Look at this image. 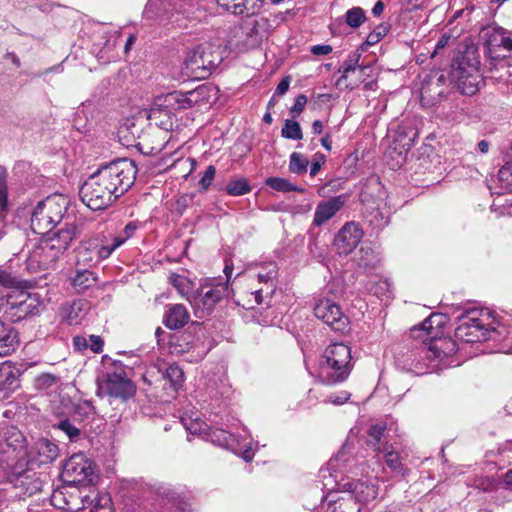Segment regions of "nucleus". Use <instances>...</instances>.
Segmentation results:
<instances>
[{
  "instance_id": "obj_47",
  "label": "nucleus",
  "mask_w": 512,
  "mask_h": 512,
  "mask_svg": "<svg viewBox=\"0 0 512 512\" xmlns=\"http://www.w3.org/2000/svg\"><path fill=\"white\" fill-rule=\"evenodd\" d=\"M55 427L64 432L70 441H76L80 436V429L71 423L69 419L61 420Z\"/></svg>"
},
{
  "instance_id": "obj_36",
  "label": "nucleus",
  "mask_w": 512,
  "mask_h": 512,
  "mask_svg": "<svg viewBox=\"0 0 512 512\" xmlns=\"http://www.w3.org/2000/svg\"><path fill=\"white\" fill-rule=\"evenodd\" d=\"M281 136L289 140H301L303 138L302 128L297 121L286 119L281 129Z\"/></svg>"
},
{
  "instance_id": "obj_15",
  "label": "nucleus",
  "mask_w": 512,
  "mask_h": 512,
  "mask_svg": "<svg viewBox=\"0 0 512 512\" xmlns=\"http://www.w3.org/2000/svg\"><path fill=\"white\" fill-rule=\"evenodd\" d=\"M58 455V446L47 438L38 439L27 451L28 463L36 466L51 464Z\"/></svg>"
},
{
  "instance_id": "obj_18",
  "label": "nucleus",
  "mask_w": 512,
  "mask_h": 512,
  "mask_svg": "<svg viewBox=\"0 0 512 512\" xmlns=\"http://www.w3.org/2000/svg\"><path fill=\"white\" fill-rule=\"evenodd\" d=\"M9 481L14 488L19 490L17 495L20 497L32 496L42 489V481L31 470L14 473Z\"/></svg>"
},
{
  "instance_id": "obj_7",
  "label": "nucleus",
  "mask_w": 512,
  "mask_h": 512,
  "mask_svg": "<svg viewBox=\"0 0 512 512\" xmlns=\"http://www.w3.org/2000/svg\"><path fill=\"white\" fill-rule=\"evenodd\" d=\"M222 58L210 44H202L189 50L183 63V69L187 76L204 79L211 74Z\"/></svg>"
},
{
  "instance_id": "obj_40",
  "label": "nucleus",
  "mask_w": 512,
  "mask_h": 512,
  "mask_svg": "<svg viewBox=\"0 0 512 512\" xmlns=\"http://www.w3.org/2000/svg\"><path fill=\"white\" fill-rule=\"evenodd\" d=\"M346 23L352 28L360 27L366 20L365 11L361 7H353L347 10Z\"/></svg>"
},
{
  "instance_id": "obj_35",
  "label": "nucleus",
  "mask_w": 512,
  "mask_h": 512,
  "mask_svg": "<svg viewBox=\"0 0 512 512\" xmlns=\"http://www.w3.org/2000/svg\"><path fill=\"white\" fill-rule=\"evenodd\" d=\"M251 186L246 178L232 179L226 186V192L231 196H242L251 191Z\"/></svg>"
},
{
  "instance_id": "obj_33",
  "label": "nucleus",
  "mask_w": 512,
  "mask_h": 512,
  "mask_svg": "<svg viewBox=\"0 0 512 512\" xmlns=\"http://www.w3.org/2000/svg\"><path fill=\"white\" fill-rule=\"evenodd\" d=\"M356 261L360 268L366 270L373 268L377 264L378 258L371 247L362 246L358 252Z\"/></svg>"
},
{
  "instance_id": "obj_9",
  "label": "nucleus",
  "mask_w": 512,
  "mask_h": 512,
  "mask_svg": "<svg viewBox=\"0 0 512 512\" xmlns=\"http://www.w3.org/2000/svg\"><path fill=\"white\" fill-rule=\"evenodd\" d=\"M61 478L63 483L79 484L84 489L95 490L92 486L94 469L89 459L84 454H73L64 464Z\"/></svg>"
},
{
  "instance_id": "obj_55",
  "label": "nucleus",
  "mask_w": 512,
  "mask_h": 512,
  "mask_svg": "<svg viewBox=\"0 0 512 512\" xmlns=\"http://www.w3.org/2000/svg\"><path fill=\"white\" fill-rule=\"evenodd\" d=\"M94 412V406L91 401L84 400L80 401L75 405V413L81 416H88Z\"/></svg>"
},
{
  "instance_id": "obj_23",
  "label": "nucleus",
  "mask_w": 512,
  "mask_h": 512,
  "mask_svg": "<svg viewBox=\"0 0 512 512\" xmlns=\"http://www.w3.org/2000/svg\"><path fill=\"white\" fill-rule=\"evenodd\" d=\"M217 5L234 16H251L257 13L253 0H216Z\"/></svg>"
},
{
  "instance_id": "obj_8",
  "label": "nucleus",
  "mask_w": 512,
  "mask_h": 512,
  "mask_svg": "<svg viewBox=\"0 0 512 512\" xmlns=\"http://www.w3.org/2000/svg\"><path fill=\"white\" fill-rule=\"evenodd\" d=\"M92 494L79 484L64 483L51 494V504L58 508L76 512L92 504Z\"/></svg>"
},
{
  "instance_id": "obj_4",
  "label": "nucleus",
  "mask_w": 512,
  "mask_h": 512,
  "mask_svg": "<svg viewBox=\"0 0 512 512\" xmlns=\"http://www.w3.org/2000/svg\"><path fill=\"white\" fill-rule=\"evenodd\" d=\"M237 424L238 421L233 420L231 423L225 424L226 428H216L195 422L191 423L190 426L187 427V430L191 434L204 433L207 439L214 445L230 450L234 454L240 455L246 462H249L254 455L251 442H247L246 439L240 440L235 435V431L238 432Z\"/></svg>"
},
{
  "instance_id": "obj_32",
  "label": "nucleus",
  "mask_w": 512,
  "mask_h": 512,
  "mask_svg": "<svg viewBox=\"0 0 512 512\" xmlns=\"http://www.w3.org/2000/svg\"><path fill=\"white\" fill-rule=\"evenodd\" d=\"M90 493L93 499L92 504H87V507H91L90 512H113L112 501L109 495H99L96 490H90Z\"/></svg>"
},
{
  "instance_id": "obj_57",
  "label": "nucleus",
  "mask_w": 512,
  "mask_h": 512,
  "mask_svg": "<svg viewBox=\"0 0 512 512\" xmlns=\"http://www.w3.org/2000/svg\"><path fill=\"white\" fill-rule=\"evenodd\" d=\"M446 118L454 122H460L463 119V108L455 107V110L443 112Z\"/></svg>"
},
{
  "instance_id": "obj_38",
  "label": "nucleus",
  "mask_w": 512,
  "mask_h": 512,
  "mask_svg": "<svg viewBox=\"0 0 512 512\" xmlns=\"http://www.w3.org/2000/svg\"><path fill=\"white\" fill-rule=\"evenodd\" d=\"M506 30L501 27L491 28L486 32V43L490 49L501 48Z\"/></svg>"
},
{
  "instance_id": "obj_28",
  "label": "nucleus",
  "mask_w": 512,
  "mask_h": 512,
  "mask_svg": "<svg viewBox=\"0 0 512 512\" xmlns=\"http://www.w3.org/2000/svg\"><path fill=\"white\" fill-rule=\"evenodd\" d=\"M477 72V67L470 63L465 62L464 59H456L451 66L450 76L453 81L458 85L464 81V78H469L471 73Z\"/></svg>"
},
{
  "instance_id": "obj_21",
  "label": "nucleus",
  "mask_w": 512,
  "mask_h": 512,
  "mask_svg": "<svg viewBox=\"0 0 512 512\" xmlns=\"http://www.w3.org/2000/svg\"><path fill=\"white\" fill-rule=\"evenodd\" d=\"M326 501L328 503L326 512H360V507H355L350 494L343 493L342 496H338V492L332 491L326 496H322V509Z\"/></svg>"
},
{
  "instance_id": "obj_45",
  "label": "nucleus",
  "mask_w": 512,
  "mask_h": 512,
  "mask_svg": "<svg viewBox=\"0 0 512 512\" xmlns=\"http://www.w3.org/2000/svg\"><path fill=\"white\" fill-rule=\"evenodd\" d=\"M121 246V241H116L113 239V243L111 245H94L92 248L95 251V260H104L107 259L113 251Z\"/></svg>"
},
{
  "instance_id": "obj_16",
  "label": "nucleus",
  "mask_w": 512,
  "mask_h": 512,
  "mask_svg": "<svg viewBox=\"0 0 512 512\" xmlns=\"http://www.w3.org/2000/svg\"><path fill=\"white\" fill-rule=\"evenodd\" d=\"M363 236L359 225L354 222L346 223L336 234L333 245L338 254L347 255L359 244Z\"/></svg>"
},
{
  "instance_id": "obj_43",
  "label": "nucleus",
  "mask_w": 512,
  "mask_h": 512,
  "mask_svg": "<svg viewBox=\"0 0 512 512\" xmlns=\"http://www.w3.org/2000/svg\"><path fill=\"white\" fill-rule=\"evenodd\" d=\"M457 86L461 90L462 94H475L478 90V71L471 73L469 78L465 77L464 81L460 82Z\"/></svg>"
},
{
  "instance_id": "obj_24",
  "label": "nucleus",
  "mask_w": 512,
  "mask_h": 512,
  "mask_svg": "<svg viewBox=\"0 0 512 512\" xmlns=\"http://www.w3.org/2000/svg\"><path fill=\"white\" fill-rule=\"evenodd\" d=\"M377 453L383 455L385 463L391 471L402 476L406 475L408 470L403 465L402 458L400 457L399 453L395 451L392 444L385 442L383 447L377 448Z\"/></svg>"
},
{
  "instance_id": "obj_61",
  "label": "nucleus",
  "mask_w": 512,
  "mask_h": 512,
  "mask_svg": "<svg viewBox=\"0 0 512 512\" xmlns=\"http://www.w3.org/2000/svg\"><path fill=\"white\" fill-rule=\"evenodd\" d=\"M501 48L505 49L508 52H512V36L510 33L506 32L503 45Z\"/></svg>"
},
{
  "instance_id": "obj_60",
  "label": "nucleus",
  "mask_w": 512,
  "mask_h": 512,
  "mask_svg": "<svg viewBox=\"0 0 512 512\" xmlns=\"http://www.w3.org/2000/svg\"><path fill=\"white\" fill-rule=\"evenodd\" d=\"M289 85H290V78L284 77L278 83L274 95H284L288 91Z\"/></svg>"
},
{
  "instance_id": "obj_20",
  "label": "nucleus",
  "mask_w": 512,
  "mask_h": 512,
  "mask_svg": "<svg viewBox=\"0 0 512 512\" xmlns=\"http://www.w3.org/2000/svg\"><path fill=\"white\" fill-rule=\"evenodd\" d=\"M346 197L338 195L330 198L327 201L320 202L314 213L313 224L315 226H322L328 220L336 215V213L344 206Z\"/></svg>"
},
{
  "instance_id": "obj_27",
  "label": "nucleus",
  "mask_w": 512,
  "mask_h": 512,
  "mask_svg": "<svg viewBox=\"0 0 512 512\" xmlns=\"http://www.w3.org/2000/svg\"><path fill=\"white\" fill-rule=\"evenodd\" d=\"M162 377L169 383V387L173 392H177L183 386L184 372L180 366L175 363L170 364L165 368L162 373Z\"/></svg>"
},
{
  "instance_id": "obj_25",
  "label": "nucleus",
  "mask_w": 512,
  "mask_h": 512,
  "mask_svg": "<svg viewBox=\"0 0 512 512\" xmlns=\"http://www.w3.org/2000/svg\"><path fill=\"white\" fill-rule=\"evenodd\" d=\"M20 371L11 362L0 364V388L13 392L19 387Z\"/></svg>"
},
{
  "instance_id": "obj_26",
  "label": "nucleus",
  "mask_w": 512,
  "mask_h": 512,
  "mask_svg": "<svg viewBox=\"0 0 512 512\" xmlns=\"http://www.w3.org/2000/svg\"><path fill=\"white\" fill-rule=\"evenodd\" d=\"M17 342L15 329L0 320V357L10 355L15 350Z\"/></svg>"
},
{
  "instance_id": "obj_39",
  "label": "nucleus",
  "mask_w": 512,
  "mask_h": 512,
  "mask_svg": "<svg viewBox=\"0 0 512 512\" xmlns=\"http://www.w3.org/2000/svg\"><path fill=\"white\" fill-rule=\"evenodd\" d=\"M243 32L246 34L247 38L245 40V45L249 48L255 47L262 41V36L258 31L257 22L249 23L242 27Z\"/></svg>"
},
{
  "instance_id": "obj_6",
  "label": "nucleus",
  "mask_w": 512,
  "mask_h": 512,
  "mask_svg": "<svg viewBox=\"0 0 512 512\" xmlns=\"http://www.w3.org/2000/svg\"><path fill=\"white\" fill-rule=\"evenodd\" d=\"M68 207V200L63 195H52L40 201L31 215V228L37 234H45L59 224Z\"/></svg>"
},
{
  "instance_id": "obj_64",
  "label": "nucleus",
  "mask_w": 512,
  "mask_h": 512,
  "mask_svg": "<svg viewBox=\"0 0 512 512\" xmlns=\"http://www.w3.org/2000/svg\"><path fill=\"white\" fill-rule=\"evenodd\" d=\"M384 11V4L381 1H378L375 3L374 7L372 8V13L374 16H380Z\"/></svg>"
},
{
  "instance_id": "obj_3",
  "label": "nucleus",
  "mask_w": 512,
  "mask_h": 512,
  "mask_svg": "<svg viewBox=\"0 0 512 512\" xmlns=\"http://www.w3.org/2000/svg\"><path fill=\"white\" fill-rule=\"evenodd\" d=\"M352 368L351 348L342 342L331 343L323 351L318 377L324 384L342 383L349 377Z\"/></svg>"
},
{
  "instance_id": "obj_1",
  "label": "nucleus",
  "mask_w": 512,
  "mask_h": 512,
  "mask_svg": "<svg viewBox=\"0 0 512 512\" xmlns=\"http://www.w3.org/2000/svg\"><path fill=\"white\" fill-rule=\"evenodd\" d=\"M136 175L134 161L127 158L102 165L80 187V199L91 210H104L128 191Z\"/></svg>"
},
{
  "instance_id": "obj_11",
  "label": "nucleus",
  "mask_w": 512,
  "mask_h": 512,
  "mask_svg": "<svg viewBox=\"0 0 512 512\" xmlns=\"http://www.w3.org/2000/svg\"><path fill=\"white\" fill-rule=\"evenodd\" d=\"M97 393L99 396L125 401L134 395L135 389L130 380L113 373L108 374L105 380L99 384Z\"/></svg>"
},
{
  "instance_id": "obj_22",
  "label": "nucleus",
  "mask_w": 512,
  "mask_h": 512,
  "mask_svg": "<svg viewBox=\"0 0 512 512\" xmlns=\"http://www.w3.org/2000/svg\"><path fill=\"white\" fill-rule=\"evenodd\" d=\"M189 319L190 314L183 304H172L166 306L163 323L168 329H181L188 323Z\"/></svg>"
},
{
  "instance_id": "obj_2",
  "label": "nucleus",
  "mask_w": 512,
  "mask_h": 512,
  "mask_svg": "<svg viewBox=\"0 0 512 512\" xmlns=\"http://www.w3.org/2000/svg\"><path fill=\"white\" fill-rule=\"evenodd\" d=\"M446 324V316L440 313L431 314L419 327L411 329V337L420 339L417 353L412 359V370L418 374H427L437 367L433 362L441 360L455 351V342L442 337V328Z\"/></svg>"
},
{
  "instance_id": "obj_50",
  "label": "nucleus",
  "mask_w": 512,
  "mask_h": 512,
  "mask_svg": "<svg viewBox=\"0 0 512 512\" xmlns=\"http://www.w3.org/2000/svg\"><path fill=\"white\" fill-rule=\"evenodd\" d=\"M19 279L13 273L0 267V285L6 288L16 287L19 284Z\"/></svg>"
},
{
  "instance_id": "obj_42",
  "label": "nucleus",
  "mask_w": 512,
  "mask_h": 512,
  "mask_svg": "<svg viewBox=\"0 0 512 512\" xmlns=\"http://www.w3.org/2000/svg\"><path fill=\"white\" fill-rule=\"evenodd\" d=\"M95 254L96 253L92 246L80 248L77 254V264H83L84 266L89 267L98 264L100 261L95 260Z\"/></svg>"
},
{
  "instance_id": "obj_59",
  "label": "nucleus",
  "mask_w": 512,
  "mask_h": 512,
  "mask_svg": "<svg viewBox=\"0 0 512 512\" xmlns=\"http://www.w3.org/2000/svg\"><path fill=\"white\" fill-rule=\"evenodd\" d=\"M90 348L95 353H100L103 348V341L100 336L91 335L90 339Z\"/></svg>"
},
{
  "instance_id": "obj_10",
  "label": "nucleus",
  "mask_w": 512,
  "mask_h": 512,
  "mask_svg": "<svg viewBox=\"0 0 512 512\" xmlns=\"http://www.w3.org/2000/svg\"><path fill=\"white\" fill-rule=\"evenodd\" d=\"M314 314L336 332H345L349 328V320L340 306L329 299H319L315 303Z\"/></svg>"
},
{
  "instance_id": "obj_62",
  "label": "nucleus",
  "mask_w": 512,
  "mask_h": 512,
  "mask_svg": "<svg viewBox=\"0 0 512 512\" xmlns=\"http://www.w3.org/2000/svg\"><path fill=\"white\" fill-rule=\"evenodd\" d=\"M186 279L180 275H172L171 283L176 288L180 289V287L185 283Z\"/></svg>"
},
{
  "instance_id": "obj_49",
  "label": "nucleus",
  "mask_w": 512,
  "mask_h": 512,
  "mask_svg": "<svg viewBox=\"0 0 512 512\" xmlns=\"http://www.w3.org/2000/svg\"><path fill=\"white\" fill-rule=\"evenodd\" d=\"M388 32V28L383 25H379L372 32H370L365 40L364 45L372 46L377 44Z\"/></svg>"
},
{
  "instance_id": "obj_46",
  "label": "nucleus",
  "mask_w": 512,
  "mask_h": 512,
  "mask_svg": "<svg viewBox=\"0 0 512 512\" xmlns=\"http://www.w3.org/2000/svg\"><path fill=\"white\" fill-rule=\"evenodd\" d=\"M360 59V54L353 53L348 56V58L342 63L339 68V72L342 74V78H347L351 72H355V70L359 67L358 62Z\"/></svg>"
},
{
  "instance_id": "obj_63",
  "label": "nucleus",
  "mask_w": 512,
  "mask_h": 512,
  "mask_svg": "<svg viewBox=\"0 0 512 512\" xmlns=\"http://www.w3.org/2000/svg\"><path fill=\"white\" fill-rule=\"evenodd\" d=\"M321 145L327 150L330 151L332 148V139L331 135L327 133L322 139H321Z\"/></svg>"
},
{
  "instance_id": "obj_13",
  "label": "nucleus",
  "mask_w": 512,
  "mask_h": 512,
  "mask_svg": "<svg viewBox=\"0 0 512 512\" xmlns=\"http://www.w3.org/2000/svg\"><path fill=\"white\" fill-rule=\"evenodd\" d=\"M52 250L43 239L35 243L32 249L28 250L25 260L26 269L30 273L48 269L58 260Z\"/></svg>"
},
{
  "instance_id": "obj_29",
  "label": "nucleus",
  "mask_w": 512,
  "mask_h": 512,
  "mask_svg": "<svg viewBox=\"0 0 512 512\" xmlns=\"http://www.w3.org/2000/svg\"><path fill=\"white\" fill-rule=\"evenodd\" d=\"M277 274L278 268L275 263H268L258 272V282L267 286L266 294H271L274 291Z\"/></svg>"
},
{
  "instance_id": "obj_54",
  "label": "nucleus",
  "mask_w": 512,
  "mask_h": 512,
  "mask_svg": "<svg viewBox=\"0 0 512 512\" xmlns=\"http://www.w3.org/2000/svg\"><path fill=\"white\" fill-rule=\"evenodd\" d=\"M307 103V97L304 94H300L296 97L294 105L290 109L292 118H297L305 108Z\"/></svg>"
},
{
  "instance_id": "obj_37",
  "label": "nucleus",
  "mask_w": 512,
  "mask_h": 512,
  "mask_svg": "<svg viewBox=\"0 0 512 512\" xmlns=\"http://www.w3.org/2000/svg\"><path fill=\"white\" fill-rule=\"evenodd\" d=\"M309 165L308 159L298 152H293L290 155L289 170L290 172L301 175L307 171Z\"/></svg>"
},
{
  "instance_id": "obj_19",
  "label": "nucleus",
  "mask_w": 512,
  "mask_h": 512,
  "mask_svg": "<svg viewBox=\"0 0 512 512\" xmlns=\"http://www.w3.org/2000/svg\"><path fill=\"white\" fill-rule=\"evenodd\" d=\"M206 93V88L200 86L194 90L182 92H172L165 96V103L173 109H188L199 103Z\"/></svg>"
},
{
  "instance_id": "obj_31",
  "label": "nucleus",
  "mask_w": 512,
  "mask_h": 512,
  "mask_svg": "<svg viewBox=\"0 0 512 512\" xmlns=\"http://www.w3.org/2000/svg\"><path fill=\"white\" fill-rule=\"evenodd\" d=\"M265 184L275 191L288 193L299 192L303 193L305 190L297 185H294L289 180L281 177H269L266 179Z\"/></svg>"
},
{
  "instance_id": "obj_53",
  "label": "nucleus",
  "mask_w": 512,
  "mask_h": 512,
  "mask_svg": "<svg viewBox=\"0 0 512 512\" xmlns=\"http://www.w3.org/2000/svg\"><path fill=\"white\" fill-rule=\"evenodd\" d=\"M351 397V394L347 391H340L338 393H332L327 396L325 402L334 405H342L346 403Z\"/></svg>"
},
{
  "instance_id": "obj_14",
  "label": "nucleus",
  "mask_w": 512,
  "mask_h": 512,
  "mask_svg": "<svg viewBox=\"0 0 512 512\" xmlns=\"http://www.w3.org/2000/svg\"><path fill=\"white\" fill-rule=\"evenodd\" d=\"M344 494L352 495V500L355 507L358 504L367 505L377 499L379 494V487L372 481H348L342 484Z\"/></svg>"
},
{
  "instance_id": "obj_5",
  "label": "nucleus",
  "mask_w": 512,
  "mask_h": 512,
  "mask_svg": "<svg viewBox=\"0 0 512 512\" xmlns=\"http://www.w3.org/2000/svg\"><path fill=\"white\" fill-rule=\"evenodd\" d=\"M496 333L490 311L470 310L459 318L455 329V337L466 343H477L489 340Z\"/></svg>"
},
{
  "instance_id": "obj_34",
  "label": "nucleus",
  "mask_w": 512,
  "mask_h": 512,
  "mask_svg": "<svg viewBox=\"0 0 512 512\" xmlns=\"http://www.w3.org/2000/svg\"><path fill=\"white\" fill-rule=\"evenodd\" d=\"M385 431L386 425L384 423L373 424L368 429V445L371 446L376 452L378 447H383L385 444L381 442Z\"/></svg>"
},
{
  "instance_id": "obj_44",
  "label": "nucleus",
  "mask_w": 512,
  "mask_h": 512,
  "mask_svg": "<svg viewBox=\"0 0 512 512\" xmlns=\"http://www.w3.org/2000/svg\"><path fill=\"white\" fill-rule=\"evenodd\" d=\"M60 378L54 374L42 373L35 379V386L39 390H47L56 386Z\"/></svg>"
},
{
  "instance_id": "obj_52",
  "label": "nucleus",
  "mask_w": 512,
  "mask_h": 512,
  "mask_svg": "<svg viewBox=\"0 0 512 512\" xmlns=\"http://www.w3.org/2000/svg\"><path fill=\"white\" fill-rule=\"evenodd\" d=\"M215 174L216 168L213 165L208 166L204 175L199 180V185L203 191H206L210 187L212 181L214 180Z\"/></svg>"
},
{
  "instance_id": "obj_51",
  "label": "nucleus",
  "mask_w": 512,
  "mask_h": 512,
  "mask_svg": "<svg viewBox=\"0 0 512 512\" xmlns=\"http://www.w3.org/2000/svg\"><path fill=\"white\" fill-rule=\"evenodd\" d=\"M138 229V225L135 222H129L125 225L122 232L117 235L114 239L116 241H121V245H123L128 239H130L135 231Z\"/></svg>"
},
{
  "instance_id": "obj_17",
  "label": "nucleus",
  "mask_w": 512,
  "mask_h": 512,
  "mask_svg": "<svg viewBox=\"0 0 512 512\" xmlns=\"http://www.w3.org/2000/svg\"><path fill=\"white\" fill-rule=\"evenodd\" d=\"M228 294V284L217 282L215 284H202L196 292V304L203 309L210 311L212 308L226 297Z\"/></svg>"
},
{
  "instance_id": "obj_48",
  "label": "nucleus",
  "mask_w": 512,
  "mask_h": 512,
  "mask_svg": "<svg viewBox=\"0 0 512 512\" xmlns=\"http://www.w3.org/2000/svg\"><path fill=\"white\" fill-rule=\"evenodd\" d=\"M498 178L505 188L512 190V160L499 170Z\"/></svg>"
},
{
  "instance_id": "obj_58",
  "label": "nucleus",
  "mask_w": 512,
  "mask_h": 512,
  "mask_svg": "<svg viewBox=\"0 0 512 512\" xmlns=\"http://www.w3.org/2000/svg\"><path fill=\"white\" fill-rule=\"evenodd\" d=\"M310 51L317 56L327 55L332 52V46L328 44L314 45L311 47Z\"/></svg>"
},
{
  "instance_id": "obj_56",
  "label": "nucleus",
  "mask_w": 512,
  "mask_h": 512,
  "mask_svg": "<svg viewBox=\"0 0 512 512\" xmlns=\"http://www.w3.org/2000/svg\"><path fill=\"white\" fill-rule=\"evenodd\" d=\"M326 161V157L325 155L321 154V153H316L312 159V162H311V166H310V175L313 177L315 176L322 164Z\"/></svg>"
},
{
  "instance_id": "obj_30",
  "label": "nucleus",
  "mask_w": 512,
  "mask_h": 512,
  "mask_svg": "<svg viewBox=\"0 0 512 512\" xmlns=\"http://www.w3.org/2000/svg\"><path fill=\"white\" fill-rule=\"evenodd\" d=\"M96 282L94 272L89 269H77L76 274L72 277V285L79 291L84 292Z\"/></svg>"
},
{
  "instance_id": "obj_41",
  "label": "nucleus",
  "mask_w": 512,
  "mask_h": 512,
  "mask_svg": "<svg viewBox=\"0 0 512 512\" xmlns=\"http://www.w3.org/2000/svg\"><path fill=\"white\" fill-rule=\"evenodd\" d=\"M9 209L8 191H7V173L0 172V219H2Z\"/></svg>"
},
{
  "instance_id": "obj_12",
  "label": "nucleus",
  "mask_w": 512,
  "mask_h": 512,
  "mask_svg": "<svg viewBox=\"0 0 512 512\" xmlns=\"http://www.w3.org/2000/svg\"><path fill=\"white\" fill-rule=\"evenodd\" d=\"M79 230L75 221H67L64 227L55 232H46L43 241L51 248L54 254L59 257L68 249L71 242L77 237Z\"/></svg>"
}]
</instances>
